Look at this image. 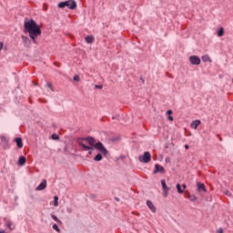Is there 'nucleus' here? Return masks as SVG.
<instances>
[{
  "label": "nucleus",
  "mask_w": 233,
  "mask_h": 233,
  "mask_svg": "<svg viewBox=\"0 0 233 233\" xmlns=\"http://www.w3.org/2000/svg\"><path fill=\"white\" fill-rule=\"evenodd\" d=\"M77 143L80 147H82L84 151L94 150L95 147L105 157L108 156V150L106 149V147H105L102 142H96L94 137H79L77 138Z\"/></svg>",
  "instance_id": "obj_1"
},
{
  "label": "nucleus",
  "mask_w": 233,
  "mask_h": 233,
  "mask_svg": "<svg viewBox=\"0 0 233 233\" xmlns=\"http://www.w3.org/2000/svg\"><path fill=\"white\" fill-rule=\"evenodd\" d=\"M24 31L28 32L29 37L32 39L33 43H36L35 39L41 35V27L34 20H29L24 24Z\"/></svg>",
  "instance_id": "obj_2"
},
{
  "label": "nucleus",
  "mask_w": 233,
  "mask_h": 233,
  "mask_svg": "<svg viewBox=\"0 0 233 233\" xmlns=\"http://www.w3.org/2000/svg\"><path fill=\"white\" fill-rule=\"evenodd\" d=\"M66 6L69 10H76L77 8V3L75 0H67L58 4V8H66Z\"/></svg>",
  "instance_id": "obj_3"
},
{
  "label": "nucleus",
  "mask_w": 233,
  "mask_h": 233,
  "mask_svg": "<svg viewBox=\"0 0 233 233\" xmlns=\"http://www.w3.org/2000/svg\"><path fill=\"white\" fill-rule=\"evenodd\" d=\"M138 160L140 163H150L152 161V155H150V152L146 151L143 156L138 157Z\"/></svg>",
  "instance_id": "obj_4"
},
{
  "label": "nucleus",
  "mask_w": 233,
  "mask_h": 233,
  "mask_svg": "<svg viewBox=\"0 0 233 233\" xmlns=\"http://www.w3.org/2000/svg\"><path fill=\"white\" fill-rule=\"evenodd\" d=\"M189 62L191 65H201V58L198 56H189Z\"/></svg>",
  "instance_id": "obj_5"
},
{
  "label": "nucleus",
  "mask_w": 233,
  "mask_h": 233,
  "mask_svg": "<svg viewBox=\"0 0 233 233\" xmlns=\"http://www.w3.org/2000/svg\"><path fill=\"white\" fill-rule=\"evenodd\" d=\"M153 174H165V167H163L159 164L155 165V169L153 171Z\"/></svg>",
  "instance_id": "obj_6"
},
{
  "label": "nucleus",
  "mask_w": 233,
  "mask_h": 233,
  "mask_svg": "<svg viewBox=\"0 0 233 233\" xmlns=\"http://www.w3.org/2000/svg\"><path fill=\"white\" fill-rule=\"evenodd\" d=\"M1 141H2V147L5 150L10 148V145L8 144V140L6 139L5 137H1Z\"/></svg>",
  "instance_id": "obj_7"
},
{
  "label": "nucleus",
  "mask_w": 233,
  "mask_h": 233,
  "mask_svg": "<svg viewBox=\"0 0 233 233\" xmlns=\"http://www.w3.org/2000/svg\"><path fill=\"white\" fill-rule=\"evenodd\" d=\"M147 205L148 208L151 210V212H154V213L157 212V208H156V206L154 205V203H152V201L147 200Z\"/></svg>",
  "instance_id": "obj_8"
},
{
  "label": "nucleus",
  "mask_w": 233,
  "mask_h": 233,
  "mask_svg": "<svg viewBox=\"0 0 233 233\" xmlns=\"http://www.w3.org/2000/svg\"><path fill=\"white\" fill-rule=\"evenodd\" d=\"M22 41L25 46H30V45H32V41L30 38H28V36L22 35Z\"/></svg>",
  "instance_id": "obj_9"
},
{
  "label": "nucleus",
  "mask_w": 233,
  "mask_h": 233,
  "mask_svg": "<svg viewBox=\"0 0 233 233\" xmlns=\"http://www.w3.org/2000/svg\"><path fill=\"white\" fill-rule=\"evenodd\" d=\"M46 188V179L42 180L39 186L36 187L35 190H45Z\"/></svg>",
  "instance_id": "obj_10"
},
{
  "label": "nucleus",
  "mask_w": 233,
  "mask_h": 233,
  "mask_svg": "<svg viewBox=\"0 0 233 233\" xmlns=\"http://www.w3.org/2000/svg\"><path fill=\"white\" fill-rule=\"evenodd\" d=\"M15 143H16L17 148H23V138L22 137H15Z\"/></svg>",
  "instance_id": "obj_11"
},
{
  "label": "nucleus",
  "mask_w": 233,
  "mask_h": 233,
  "mask_svg": "<svg viewBox=\"0 0 233 233\" xmlns=\"http://www.w3.org/2000/svg\"><path fill=\"white\" fill-rule=\"evenodd\" d=\"M197 187H198V192H207V189L205 188V184H203L201 182H198Z\"/></svg>",
  "instance_id": "obj_12"
},
{
  "label": "nucleus",
  "mask_w": 233,
  "mask_h": 233,
  "mask_svg": "<svg viewBox=\"0 0 233 233\" xmlns=\"http://www.w3.org/2000/svg\"><path fill=\"white\" fill-rule=\"evenodd\" d=\"M201 125V120H194L191 123V128H194L195 130Z\"/></svg>",
  "instance_id": "obj_13"
},
{
  "label": "nucleus",
  "mask_w": 233,
  "mask_h": 233,
  "mask_svg": "<svg viewBox=\"0 0 233 233\" xmlns=\"http://www.w3.org/2000/svg\"><path fill=\"white\" fill-rule=\"evenodd\" d=\"M161 185H162L163 192L170 191V187H167V182L165 180H161Z\"/></svg>",
  "instance_id": "obj_14"
},
{
  "label": "nucleus",
  "mask_w": 233,
  "mask_h": 233,
  "mask_svg": "<svg viewBox=\"0 0 233 233\" xmlns=\"http://www.w3.org/2000/svg\"><path fill=\"white\" fill-rule=\"evenodd\" d=\"M25 163H26V157H25L23 156L19 157V158H18V165L20 167H23V165H25Z\"/></svg>",
  "instance_id": "obj_15"
},
{
  "label": "nucleus",
  "mask_w": 233,
  "mask_h": 233,
  "mask_svg": "<svg viewBox=\"0 0 233 233\" xmlns=\"http://www.w3.org/2000/svg\"><path fill=\"white\" fill-rule=\"evenodd\" d=\"M187 198L189 199V201H198V197H196V195H190V193H187Z\"/></svg>",
  "instance_id": "obj_16"
},
{
  "label": "nucleus",
  "mask_w": 233,
  "mask_h": 233,
  "mask_svg": "<svg viewBox=\"0 0 233 233\" xmlns=\"http://www.w3.org/2000/svg\"><path fill=\"white\" fill-rule=\"evenodd\" d=\"M6 227L7 228H9V230H14V228H15V226L14 225V223L10 220L7 221L6 223Z\"/></svg>",
  "instance_id": "obj_17"
},
{
  "label": "nucleus",
  "mask_w": 233,
  "mask_h": 233,
  "mask_svg": "<svg viewBox=\"0 0 233 233\" xmlns=\"http://www.w3.org/2000/svg\"><path fill=\"white\" fill-rule=\"evenodd\" d=\"M86 43H88L89 45H91V43H94V36L92 35H87L86 36Z\"/></svg>",
  "instance_id": "obj_18"
},
{
  "label": "nucleus",
  "mask_w": 233,
  "mask_h": 233,
  "mask_svg": "<svg viewBox=\"0 0 233 233\" xmlns=\"http://www.w3.org/2000/svg\"><path fill=\"white\" fill-rule=\"evenodd\" d=\"M103 153H98L95 157L94 161H102L103 160Z\"/></svg>",
  "instance_id": "obj_19"
},
{
  "label": "nucleus",
  "mask_w": 233,
  "mask_h": 233,
  "mask_svg": "<svg viewBox=\"0 0 233 233\" xmlns=\"http://www.w3.org/2000/svg\"><path fill=\"white\" fill-rule=\"evenodd\" d=\"M224 34H225V28L220 27V28L218 29V37H223Z\"/></svg>",
  "instance_id": "obj_20"
},
{
  "label": "nucleus",
  "mask_w": 233,
  "mask_h": 233,
  "mask_svg": "<svg viewBox=\"0 0 233 233\" xmlns=\"http://www.w3.org/2000/svg\"><path fill=\"white\" fill-rule=\"evenodd\" d=\"M202 61H203L204 63H208V61L210 62V61H212V60H210V56H208V55H206V56H202Z\"/></svg>",
  "instance_id": "obj_21"
},
{
  "label": "nucleus",
  "mask_w": 233,
  "mask_h": 233,
  "mask_svg": "<svg viewBox=\"0 0 233 233\" xmlns=\"http://www.w3.org/2000/svg\"><path fill=\"white\" fill-rule=\"evenodd\" d=\"M59 197L55 196L54 197V207H59Z\"/></svg>",
  "instance_id": "obj_22"
},
{
  "label": "nucleus",
  "mask_w": 233,
  "mask_h": 233,
  "mask_svg": "<svg viewBox=\"0 0 233 233\" xmlns=\"http://www.w3.org/2000/svg\"><path fill=\"white\" fill-rule=\"evenodd\" d=\"M176 187H177V190L178 194H183L184 189L181 188V184H177Z\"/></svg>",
  "instance_id": "obj_23"
},
{
  "label": "nucleus",
  "mask_w": 233,
  "mask_h": 233,
  "mask_svg": "<svg viewBox=\"0 0 233 233\" xmlns=\"http://www.w3.org/2000/svg\"><path fill=\"white\" fill-rule=\"evenodd\" d=\"M52 219L56 221V223H61V220L56 216V215H51Z\"/></svg>",
  "instance_id": "obj_24"
},
{
  "label": "nucleus",
  "mask_w": 233,
  "mask_h": 233,
  "mask_svg": "<svg viewBox=\"0 0 233 233\" xmlns=\"http://www.w3.org/2000/svg\"><path fill=\"white\" fill-rule=\"evenodd\" d=\"M51 139H54V141H59V137L57 136V134H53L51 136Z\"/></svg>",
  "instance_id": "obj_25"
},
{
  "label": "nucleus",
  "mask_w": 233,
  "mask_h": 233,
  "mask_svg": "<svg viewBox=\"0 0 233 233\" xmlns=\"http://www.w3.org/2000/svg\"><path fill=\"white\" fill-rule=\"evenodd\" d=\"M53 229L56 230V232L60 233L61 229L59 228V227L57 226V224H54L53 225Z\"/></svg>",
  "instance_id": "obj_26"
},
{
  "label": "nucleus",
  "mask_w": 233,
  "mask_h": 233,
  "mask_svg": "<svg viewBox=\"0 0 233 233\" xmlns=\"http://www.w3.org/2000/svg\"><path fill=\"white\" fill-rule=\"evenodd\" d=\"M74 81H76L77 83H79L80 81V78H79V76L76 75L74 77H73Z\"/></svg>",
  "instance_id": "obj_27"
},
{
  "label": "nucleus",
  "mask_w": 233,
  "mask_h": 233,
  "mask_svg": "<svg viewBox=\"0 0 233 233\" xmlns=\"http://www.w3.org/2000/svg\"><path fill=\"white\" fill-rule=\"evenodd\" d=\"M95 88H97L98 90H102L103 89V86L102 85H96Z\"/></svg>",
  "instance_id": "obj_28"
},
{
  "label": "nucleus",
  "mask_w": 233,
  "mask_h": 233,
  "mask_svg": "<svg viewBox=\"0 0 233 233\" xmlns=\"http://www.w3.org/2000/svg\"><path fill=\"white\" fill-rule=\"evenodd\" d=\"M47 88H50V90H52V92H54V87H52V84L47 83Z\"/></svg>",
  "instance_id": "obj_29"
},
{
  "label": "nucleus",
  "mask_w": 233,
  "mask_h": 233,
  "mask_svg": "<svg viewBox=\"0 0 233 233\" xmlns=\"http://www.w3.org/2000/svg\"><path fill=\"white\" fill-rule=\"evenodd\" d=\"M72 208H66V212H67V214H72Z\"/></svg>",
  "instance_id": "obj_30"
},
{
  "label": "nucleus",
  "mask_w": 233,
  "mask_h": 233,
  "mask_svg": "<svg viewBox=\"0 0 233 233\" xmlns=\"http://www.w3.org/2000/svg\"><path fill=\"white\" fill-rule=\"evenodd\" d=\"M225 230L223 229V228H219L218 230V233H224Z\"/></svg>",
  "instance_id": "obj_31"
},
{
  "label": "nucleus",
  "mask_w": 233,
  "mask_h": 233,
  "mask_svg": "<svg viewBox=\"0 0 233 233\" xmlns=\"http://www.w3.org/2000/svg\"><path fill=\"white\" fill-rule=\"evenodd\" d=\"M86 151H88L89 156H92V153L94 152V149H87Z\"/></svg>",
  "instance_id": "obj_32"
},
{
  "label": "nucleus",
  "mask_w": 233,
  "mask_h": 233,
  "mask_svg": "<svg viewBox=\"0 0 233 233\" xmlns=\"http://www.w3.org/2000/svg\"><path fill=\"white\" fill-rule=\"evenodd\" d=\"M167 116H172L173 112H172V110L169 109V110H167Z\"/></svg>",
  "instance_id": "obj_33"
},
{
  "label": "nucleus",
  "mask_w": 233,
  "mask_h": 233,
  "mask_svg": "<svg viewBox=\"0 0 233 233\" xmlns=\"http://www.w3.org/2000/svg\"><path fill=\"white\" fill-rule=\"evenodd\" d=\"M167 118H168L169 121H174V116H170V115L168 116Z\"/></svg>",
  "instance_id": "obj_34"
},
{
  "label": "nucleus",
  "mask_w": 233,
  "mask_h": 233,
  "mask_svg": "<svg viewBox=\"0 0 233 233\" xmlns=\"http://www.w3.org/2000/svg\"><path fill=\"white\" fill-rule=\"evenodd\" d=\"M5 44H3V42H0V51L3 50V46H4Z\"/></svg>",
  "instance_id": "obj_35"
},
{
  "label": "nucleus",
  "mask_w": 233,
  "mask_h": 233,
  "mask_svg": "<svg viewBox=\"0 0 233 233\" xmlns=\"http://www.w3.org/2000/svg\"><path fill=\"white\" fill-rule=\"evenodd\" d=\"M168 196V191H164V198H167Z\"/></svg>",
  "instance_id": "obj_36"
},
{
  "label": "nucleus",
  "mask_w": 233,
  "mask_h": 233,
  "mask_svg": "<svg viewBox=\"0 0 233 233\" xmlns=\"http://www.w3.org/2000/svg\"><path fill=\"white\" fill-rule=\"evenodd\" d=\"M187 188V185L186 184H183L182 185V190H185Z\"/></svg>",
  "instance_id": "obj_37"
},
{
  "label": "nucleus",
  "mask_w": 233,
  "mask_h": 233,
  "mask_svg": "<svg viewBox=\"0 0 233 233\" xmlns=\"http://www.w3.org/2000/svg\"><path fill=\"white\" fill-rule=\"evenodd\" d=\"M185 148H186V150H188V148H190V147L188 145H185Z\"/></svg>",
  "instance_id": "obj_38"
},
{
  "label": "nucleus",
  "mask_w": 233,
  "mask_h": 233,
  "mask_svg": "<svg viewBox=\"0 0 233 233\" xmlns=\"http://www.w3.org/2000/svg\"><path fill=\"white\" fill-rule=\"evenodd\" d=\"M116 201H119V198L115 197Z\"/></svg>",
  "instance_id": "obj_39"
},
{
  "label": "nucleus",
  "mask_w": 233,
  "mask_h": 233,
  "mask_svg": "<svg viewBox=\"0 0 233 233\" xmlns=\"http://www.w3.org/2000/svg\"><path fill=\"white\" fill-rule=\"evenodd\" d=\"M0 233H6L5 230L0 229Z\"/></svg>",
  "instance_id": "obj_40"
},
{
  "label": "nucleus",
  "mask_w": 233,
  "mask_h": 233,
  "mask_svg": "<svg viewBox=\"0 0 233 233\" xmlns=\"http://www.w3.org/2000/svg\"><path fill=\"white\" fill-rule=\"evenodd\" d=\"M140 79H141L142 83H145V80L143 78L140 77Z\"/></svg>",
  "instance_id": "obj_41"
},
{
  "label": "nucleus",
  "mask_w": 233,
  "mask_h": 233,
  "mask_svg": "<svg viewBox=\"0 0 233 233\" xmlns=\"http://www.w3.org/2000/svg\"><path fill=\"white\" fill-rule=\"evenodd\" d=\"M112 119H116V117L113 116Z\"/></svg>",
  "instance_id": "obj_42"
},
{
  "label": "nucleus",
  "mask_w": 233,
  "mask_h": 233,
  "mask_svg": "<svg viewBox=\"0 0 233 233\" xmlns=\"http://www.w3.org/2000/svg\"><path fill=\"white\" fill-rule=\"evenodd\" d=\"M227 195L228 196V191H227Z\"/></svg>",
  "instance_id": "obj_43"
},
{
  "label": "nucleus",
  "mask_w": 233,
  "mask_h": 233,
  "mask_svg": "<svg viewBox=\"0 0 233 233\" xmlns=\"http://www.w3.org/2000/svg\"><path fill=\"white\" fill-rule=\"evenodd\" d=\"M166 161H168V158H167Z\"/></svg>",
  "instance_id": "obj_44"
}]
</instances>
